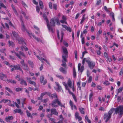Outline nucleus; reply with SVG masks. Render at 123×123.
Wrapping results in <instances>:
<instances>
[{
  "mask_svg": "<svg viewBox=\"0 0 123 123\" xmlns=\"http://www.w3.org/2000/svg\"><path fill=\"white\" fill-rule=\"evenodd\" d=\"M50 97L52 99L55 98V99L53 100L51 103L49 104V105H51L53 107H56L58 106V105H57L56 104H57L58 105L61 107H65V106L61 103V101L58 98L56 93H54L51 94Z\"/></svg>",
  "mask_w": 123,
  "mask_h": 123,
  "instance_id": "obj_1",
  "label": "nucleus"
},
{
  "mask_svg": "<svg viewBox=\"0 0 123 123\" xmlns=\"http://www.w3.org/2000/svg\"><path fill=\"white\" fill-rule=\"evenodd\" d=\"M62 48L64 54L62 56V62L63 63L61 65L63 67L67 68V65L66 64V62H67V58L68 57V52L66 48L63 46Z\"/></svg>",
  "mask_w": 123,
  "mask_h": 123,
  "instance_id": "obj_2",
  "label": "nucleus"
},
{
  "mask_svg": "<svg viewBox=\"0 0 123 123\" xmlns=\"http://www.w3.org/2000/svg\"><path fill=\"white\" fill-rule=\"evenodd\" d=\"M115 111V109L111 108L108 112L107 113H105L104 116V119H106L105 122H107L111 118V115L114 111Z\"/></svg>",
  "mask_w": 123,
  "mask_h": 123,
  "instance_id": "obj_3",
  "label": "nucleus"
},
{
  "mask_svg": "<svg viewBox=\"0 0 123 123\" xmlns=\"http://www.w3.org/2000/svg\"><path fill=\"white\" fill-rule=\"evenodd\" d=\"M114 114H117L119 117L120 118L122 117L123 114V105H120L115 109Z\"/></svg>",
  "mask_w": 123,
  "mask_h": 123,
  "instance_id": "obj_4",
  "label": "nucleus"
},
{
  "mask_svg": "<svg viewBox=\"0 0 123 123\" xmlns=\"http://www.w3.org/2000/svg\"><path fill=\"white\" fill-rule=\"evenodd\" d=\"M85 62L87 63L89 67L91 69H92L94 67L95 65V63L91 61L90 59L84 58L82 62L83 65H84Z\"/></svg>",
  "mask_w": 123,
  "mask_h": 123,
  "instance_id": "obj_5",
  "label": "nucleus"
},
{
  "mask_svg": "<svg viewBox=\"0 0 123 123\" xmlns=\"http://www.w3.org/2000/svg\"><path fill=\"white\" fill-rule=\"evenodd\" d=\"M21 25L22 26L21 29L23 31L25 32V31H26V32L29 34V36H30V37H31V36L32 35L33 37V38H34L37 41L41 42H42V41L41 40L40 38L37 37L34 35H32L31 33H29L26 30L25 27V26L23 22L22 21V22L21 23Z\"/></svg>",
  "mask_w": 123,
  "mask_h": 123,
  "instance_id": "obj_6",
  "label": "nucleus"
},
{
  "mask_svg": "<svg viewBox=\"0 0 123 123\" xmlns=\"http://www.w3.org/2000/svg\"><path fill=\"white\" fill-rule=\"evenodd\" d=\"M49 25L50 28L49 29H48V30L50 31H51L53 33H54V31L53 30L52 26H55V25L54 18H52L51 19L50 21V24H49Z\"/></svg>",
  "mask_w": 123,
  "mask_h": 123,
  "instance_id": "obj_7",
  "label": "nucleus"
},
{
  "mask_svg": "<svg viewBox=\"0 0 123 123\" xmlns=\"http://www.w3.org/2000/svg\"><path fill=\"white\" fill-rule=\"evenodd\" d=\"M51 113L50 116L51 117L53 114L57 116L58 115V112H57L56 109L55 108H52L50 110Z\"/></svg>",
  "mask_w": 123,
  "mask_h": 123,
  "instance_id": "obj_8",
  "label": "nucleus"
},
{
  "mask_svg": "<svg viewBox=\"0 0 123 123\" xmlns=\"http://www.w3.org/2000/svg\"><path fill=\"white\" fill-rule=\"evenodd\" d=\"M43 17L44 19V20L46 21L47 23V25L48 29H49L50 28L49 27V21L47 18L46 15L45 14H43Z\"/></svg>",
  "mask_w": 123,
  "mask_h": 123,
  "instance_id": "obj_9",
  "label": "nucleus"
},
{
  "mask_svg": "<svg viewBox=\"0 0 123 123\" xmlns=\"http://www.w3.org/2000/svg\"><path fill=\"white\" fill-rule=\"evenodd\" d=\"M7 76L6 74H4L3 73H0V78L3 80L6 81V80H5V78H6Z\"/></svg>",
  "mask_w": 123,
  "mask_h": 123,
  "instance_id": "obj_10",
  "label": "nucleus"
},
{
  "mask_svg": "<svg viewBox=\"0 0 123 123\" xmlns=\"http://www.w3.org/2000/svg\"><path fill=\"white\" fill-rule=\"evenodd\" d=\"M44 77L43 76H41L40 78V81L41 83H43V85H44L47 83V81L46 80H44Z\"/></svg>",
  "mask_w": 123,
  "mask_h": 123,
  "instance_id": "obj_11",
  "label": "nucleus"
},
{
  "mask_svg": "<svg viewBox=\"0 0 123 123\" xmlns=\"http://www.w3.org/2000/svg\"><path fill=\"white\" fill-rule=\"evenodd\" d=\"M13 67L14 68V69L16 70H19L21 71H22L23 74V71L22 69L20 67V65L19 64H17L16 66H13Z\"/></svg>",
  "mask_w": 123,
  "mask_h": 123,
  "instance_id": "obj_12",
  "label": "nucleus"
},
{
  "mask_svg": "<svg viewBox=\"0 0 123 123\" xmlns=\"http://www.w3.org/2000/svg\"><path fill=\"white\" fill-rule=\"evenodd\" d=\"M55 83L57 87V89L56 88V89H55V90L58 92L60 91H61V86L59 84L58 82H55Z\"/></svg>",
  "mask_w": 123,
  "mask_h": 123,
  "instance_id": "obj_13",
  "label": "nucleus"
},
{
  "mask_svg": "<svg viewBox=\"0 0 123 123\" xmlns=\"http://www.w3.org/2000/svg\"><path fill=\"white\" fill-rule=\"evenodd\" d=\"M75 116L76 118L78 119V121L79 122L80 121L82 120L81 117L79 116V113L78 112H75Z\"/></svg>",
  "mask_w": 123,
  "mask_h": 123,
  "instance_id": "obj_14",
  "label": "nucleus"
},
{
  "mask_svg": "<svg viewBox=\"0 0 123 123\" xmlns=\"http://www.w3.org/2000/svg\"><path fill=\"white\" fill-rule=\"evenodd\" d=\"M23 69L26 71H28L29 70V68L27 65L25 64L22 65Z\"/></svg>",
  "mask_w": 123,
  "mask_h": 123,
  "instance_id": "obj_15",
  "label": "nucleus"
},
{
  "mask_svg": "<svg viewBox=\"0 0 123 123\" xmlns=\"http://www.w3.org/2000/svg\"><path fill=\"white\" fill-rule=\"evenodd\" d=\"M66 67L67 68H65H65H62V67H61L59 69L60 71L62 72L64 74H66L67 73V71L65 69H67V66Z\"/></svg>",
  "mask_w": 123,
  "mask_h": 123,
  "instance_id": "obj_16",
  "label": "nucleus"
},
{
  "mask_svg": "<svg viewBox=\"0 0 123 123\" xmlns=\"http://www.w3.org/2000/svg\"><path fill=\"white\" fill-rule=\"evenodd\" d=\"M15 113H20L21 115H22L23 114V112L21 111V109H16L14 111Z\"/></svg>",
  "mask_w": 123,
  "mask_h": 123,
  "instance_id": "obj_17",
  "label": "nucleus"
},
{
  "mask_svg": "<svg viewBox=\"0 0 123 123\" xmlns=\"http://www.w3.org/2000/svg\"><path fill=\"white\" fill-rule=\"evenodd\" d=\"M68 85L71 88H72V83L70 79H69L68 82Z\"/></svg>",
  "mask_w": 123,
  "mask_h": 123,
  "instance_id": "obj_18",
  "label": "nucleus"
},
{
  "mask_svg": "<svg viewBox=\"0 0 123 123\" xmlns=\"http://www.w3.org/2000/svg\"><path fill=\"white\" fill-rule=\"evenodd\" d=\"M6 81L8 83L10 82L12 84H16V82L15 81L13 80L12 79H8L6 80Z\"/></svg>",
  "mask_w": 123,
  "mask_h": 123,
  "instance_id": "obj_19",
  "label": "nucleus"
},
{
  "mask_svg": "<svg viewBox=\"0 0 123 123\" xmlns=\"http://www.w3.org/2000/svg\"><path fill=\"white\" fill-rule=\"evenodd\" d=\"M13 117L12 116H9L5 118V120L7 122H10V120L13 119Z\"/></svg>",
  "mask_w": 123,
  "mask_h": 123,
  "instance_id": "obj_20",
  "label": "nucleus"
},
{
  "mask_svg": "<svg viewBox=\"0 0 123 123\" xmlns=\"http://www.w3.org/2000/svg\"><path fill=\"white\" fill-rule=\"evenodd\" d=\"M26 112L27 114V116L28 117H30L31 118H33V117L31 113L29 112L28 110H26Z\"/></svg>",
  "mask_w": 123,
  "mask_h": 123,
  "instance_id": "obj_21",
  "label": "nucleus"
},
{
  "mask_svg": "<svg viewBox=\"0 0 123 123\" xmlns=\"http://www.w3.org/2000/svg\"><path fill=\"white\" fill-rule=\"evenodd\" d=\"M11 7H12V9H13V10L14 12L15 13V14L17 15L18 16V14L17 12V11H16L15 8L14 7V6L12 4L11 5Z\"/></svg>",
  "mask_w": 123,
  "mask_h": 123,
  "instance_id": "obj_22",
  "label": "nucleus"
},
{
  "mask_svg": "<svg viewBox=\"0 0 123 123\" xmlns=\"http://www.w3.org/2000/svg\"><path fill=\"white\" fill-rule=\"evenodd\" d=\"M39 1L40 8L41 9H42L43 8V3L41 0H39Z\"/></svg>",
  "mask_w": 123,
  "mask_h": 123,
  "instance_id": "obj_23",
  "label": "nucleus"
},
{
  "mask_svg": "<svg viewBox=\"0 0 123 123\" xmlns=\"http://www.w3.org/2000/svg\"><path fill=\"white\" fill-rule=\"evenodd\" d=\"M20 84L22 85H24L25 86H27V84L26 81L22 79L21 80Z\"/></svg>",
  "mask_w": 123,
  "mask_h": 123,
  "instance_id": "obj_24",
  "label": "nucleus"
},
{
  "mask_svg": "<svg viewBox=\"0 0 123 123\" xmlns=\"http://www.w3.org/2000/svg\"><path fill=\"white\" fill-rule=\"evenodd\" d=\"M11 52L12 53H14L16 55L17 57L19 59H21V57L18 54L16 53V52H15V51L14 50L12 51H11Z\"/></svg>",
  "mask_w": 123,
  "mask_h": 123,
  "instance_id": "obj_25",
  "label": "nucleus"
},
{
  "mask_svg": "<svg viewBox=\"0 0 123 123\" xmlns=\"http://www.w3.org/2000/svg\"><path fill=\"white\" fill-rule=\"evenodd\" d=\"M18 52L19 53L18 54L20 56V55H21L25 58L26 57V56L25 54L23 52L21 51H19Z\"/></svg>",
  "mask_w": 123,
  "mask_h": 123,
  "instance_id": "obj_26",
  "label": "nucleus"
},
{
  "mask_svg": "<svg viewBox=\"0 0 123 123\" xmlns=\"http://www.w3.org/2000/svg\"><path fill=\"white\" fill-rule=\"evenodd\" d=\"M73 76L74 78L76 76V74L75 71V68L74 67L73 69Z\"/></svg>",
  "mask_w": 123,
  "mask_h": 123,
  "instance_id": "obj_27",
  "label": "nucleus"
},
{
  "mask_svg": "<svg viewBox=\"0 0 123 123\" xmlns=\"http://www.w3.org/2000/svg\"><path fill=\"white\" fill-rule=\"evenodd\" d=\"M12 33L13 36L15 37L16 38H17L18 36L17 34L15 31H12Z\"/></svg>",
  "mask_w": 123,
  "mask_h": 123,
  "instance_id": "obj_28",
  "label": "nucleus"
},
{
  "mask_svg": "<svg viewBox=\"0 0 123 123\" xmlns=\"http://www.w3.org/2000/svg\"><path fill=\"white\" fill-rule=\"evenodd\" d=\"M79 110L80 111V113L82 114H84L85 113V112L84 111V109L83 108H79Z\"/></svg>",
  "mask_w": 123,
  "mask_h": 123,
  "instance_id": "obj_29",
  "label": "nucleus"
},
{
  "mask_svg": "<svg viewBox=\"0 0 123 123\" xmlns=\"http://www.w3.org/2000/svg\"><path fill=\"white\" fill-rule=\"evenodd\" d=\"M8 42L9 44V45L10 46H11L13 47L14 46V44L13 42L9 41H8Z\"/></svg>",
  "mask_w": 123,
  "mask_h": 123,
  "instance_id": "obj_30",
  "label": "nucleus"
},
{
  "mask_svg": "<svg viewBox=\"0 0 123 123\" xmlns=\"http://www.w3.org/2000/svg\"><path fill=\"white\" fill-rule=\"evenodd\" d=\"M28 62L31 67L33 68V67L34 65L32 62L29 60L28 61Z\"/></svg>",
  "mask_w": 123,
  "mask_h": 123,
  "instance_id": "obj_31",
  "label": "nucleus"
},
{
  "mask_svg": "<svg viewBox=\"0 0 123 123\" xmlns=\"http://www.w3.org/2000/svg\"><path fill=\"white\" fill-rule=\"evenodd\" d=\"M5 89L7 90L10 93H13V92L9 88L7 87H6L5 88Z\"/></svg>",
  "mask_w": 123,
  "mask_h": 123,
  "instance_id": "obj_32",
  "label": "nucleus"
},
{
  "mask_svg": "<svg viewBox=\"0 0 123 123\" xmlns=\"http://www.w3.org/2000/svg\"><path fill=\"white\" fill-rule=\"evenodd\" d=\"M18 41L19 43H22L23 44L24 43L25 44V43L24 42L22 38H20V39H19Z\"/></svg>",
  "mask_w": 123,
  "mask_h": 123,
  "instance_id": "obj_33",
  "label": "nucleus"
},
{
  "mask_svg": "<svg viewBox=\"0 0 123 123\" xmlns=\"http://www.w3.org/2000/svg\"><path fill=\"white\" fill-rule=\"evenodd\" d=\"M61 40H60V42H62L63 40V35H64V32L63 31H61Z\"/></svg>",
  "mask_w": 123,
  "mask_h": 123,
  "instance_id": "obj_34",
  "label": "nucleus"
},
{
  "mask_svg": "<svg viewBox=\"0 0 123 123\" xmlns=\"http://www.w3.org/2000/svg\"><path fill=\"white\" fill-rule=\"evenodd\" d=\"M29 83L31 84H33V85L35 86H36V83L34 81H32L31 80H30L29 81Z\"/></svg>",
  "mask_w": 123,
  "mask_h": 123,
  "instance_id": "obj_35",
  "label": "nucleus"
},
{
  "mask_svg": "<svg viewBox=\"0 0 123 123\" xmlns=\"http://www.w3.org/2000/svg\"><path fill=\"white\" fill-rule=\"evenodd\" d=\"M56 76L58 78H59L60 79L62 80H63L64 79V77L62 76L61 75H56Z\"/></svg>",
  "mask_w": 123,
  "mask_h": 123,
  "instance_id": "obj_36",
  "label": "nucleus"
},
{
  "mask_svg": "<svg viewBox=\"0 0 123 123\" xmlns=\"http://www.w3.org/2000/svg\"><path fill=\"white\" fill-rule=\"evenodd\" d=\"M63 85H64L66 87V89L67 90H69V88H68V87L67 86V84H66V83L64 82H63Z\"/></svg>",
  "mask_w": 123,
  "mask_h": 123,
  "instance_id": "obj_37",
  "label": "nucleus"
},
{
  "mask_svg": "<svg viewBox=\"0 0 123 123\" xmlns=\"http://www.w3.org/2000/svg\"><path fill=\"white\" fill-rule=\"evenodd\" d=\"M123 89V87H120L119 89H118V93L121 92Z\"/></svg>",
  "mask_w": 123,
  "mask_h": 123,
  "instance_id": "obj_38",
  "label": "nucleus"
},
{
  "mask_svg": "<svg viewBox=\"0 0 123 123\" xmlns=\"http://www.w3.org/2000/svg\"><path fill=\"white\" fill-rule=\"evenodd\" d=\"M22 89H23L22 88H16L15 90L17 92H19L22 91Z\"/></svg>",
  "mask_w": 123,
  "mask_h": 123,
  "instance_id": "obj_39",
  "label": "nucleus"
},
{
  "mask_svg": "<svg viewBox=\"0 0 123 123\" xmlns=\"http://www.w3.org/2000/svg\"><path fill=\"white\" fill-rule=\"evenodd\" d=\"M55 21L57 23V24L59 25H60V23L59 22V20L58 18L55 19Z\"/></svg>",
  "mask_w": 123,
  "mask_h": 123,
  "instance_id": "obj_40",
  "label": "nucleus"
},
{
  "mask_svg": "<svg viewBox=\"0 0 123 123\" xmlns=\"http://www.w3.org/2000/svg\"><path fill=\"white\" fill-rule=\"evenodd\" d=\"M101 2V0H97V2L96 3V5L98 6Z\"/></svg>",
  "mask_w": 123,
  "mask_h": 123,
  "instance_id": "obj_41",
  "label": "nucleus"
},
{
  "mask_svg": "<svg viewBox=\"0 0 123 123\" xmlns=\"http://www.w3.org/2000/svg\"><path fill=\"white\" fill-rule=\"evenodd\" d=\"M69 104L71 106V107L72 109V110L73 109V103L72 101L71 100L70 101H69Z\"/></svg>",
  "mask_w": 123,
  "mask_h": 123,
  "instance_id": "obj_42",
  "label": "nucleus"
},
{
  "mask_svg": "<svg viewBox=\"0 0 123 123\" xmlns=\"http://www.w3.org/2000/svg\"><path fill=\"white\" fill-rule=\"evenodd\" d=\"M104 84L106 86L109 85L110 84L109 82L107 81L106 80L104 83Z\"/></svg>",
  "mask_w": 123,
  "mask_h": 123,
  "instance_id": "obj_43",
  "label": "nucleus"
},
{
  "mask_svg": "<svg viewBox=\"0 0 123 123\" xmlns=\"http://www.w3.org/2000/svg\"><path fill=\"white\" fill-rule=\"evenodd\" d=\"M74 54L75 55V58L77 60V51L75 50L74 51Z\"/></svg>",
  "mask_w": 123,
  "mask_h": 123,
  "instance_id": "obj_44",
  "label": "nucleus"
},
{
  "mask_svg": "<svg viewBox=\"0 0 123 123\" xmlns=\"http://www.w3.org/2000/svg\"><path fill=\"white\" fill-rule=\"evenodd\" d=\"M63 43L67 47L68 46V43L66 42L65 41H63Z\"/></svg>",
  "mask_w": 123,
  "mask_h": 123,
  "instance_id": "obj_45",
  "label": "nucleus"
},
{
  "mask_svg": "<svg viewBox=\"0 0 123 123\" xmlns=\"http://www.w3.org/2000/svg\"><path fill=\"white\" fill-rule=\"evenodd\" d=\"M84 70V66H83V65L81 67V68H80V71L81 73L83 71V70Z\"/></svg>",
  "mask_w": 123,
  "mask_h": 123,
  "instance_id": "obj_46",
  "label": "nucleus"
},
{
  "mask_svg": "<svg viewBox=\"0 0 123 123\" xmlns=\"http://www.w3.org/2000/svg\"><path fill=\"white\" fill-rule=\"evenodd\" d=\"M2 100H3V102L4 103L7 102H8V101H9V102H10V103L11 102V101L10 100H8V99L6 100V99H2Z\"/></svg>",
  "mask_w": 123,
  "mask_h": 123,
  "instance_id": "obj_47",
  "label": "nucleus"
},
{
  "mask_svg": "<svg viewBox=\"0 0 123 123\" xmlns=\"http://www.w3.org/2000/svg\"><path fill=\"white\" fill-rule=\"evenodd\" d=\"M77 85L78 87L79 90H81V88L80 86V82H77Z\"/></svg>",
  "mask_w": 123,
  "mask_h": 123,
  "instance_id": "obj_48",
  "label": "nucleus"
},
{
  "mask_svg": "<svg viewBox=\"0 0 123 123\" xmlns=\"http://www.w3.org/2000/svg\"><path fill=\"white\" fill-rule=\"evenodd\" d=\"M10 58L12 60H16L15 58L13 56H12L11 55H9Z\"/></svg>",
  "mask_w": 123,
  "mask_h": 123,
  "instance_id": "obj_49",
  "label": "nucleus"
},
{
  "mask_svg": "<svg viewBox=\"0 0 123 123\" xmlns=\"http://www.w3.org/2000/svg\"><path fill=\"white\" fill-rule=\"evenodd\" d=\"M104 9L105 10V11L106 12H109L110 11H109L108 9H107V7L106 6H104Z\"/></svg>",
  "mask_w": 123,
  "mask_h": 123,
  "instance_id": "obj_50",
  "label": "nucleus"
},
{
  "mask_svg": "<svg viewBox=\"0 0 123 123\" xmlns=\"http://www.w3.org/2000/svg\"><path fill=\"white\" fill-rule=\"evenodd\" d=\"M92 76H90L89 77L88 80V82L89 83H90L92 81Z\"/></svg>",
  "mask_w": 123,
  "mask_h": 123,
  "instance_id": "obj_51",
  "label": "nucleus"
},
{
  "mask_svg": "<svg viewBox=\"0 0 123 123\" xmlns=\"http://www.w3.org/2000/svg\"><path fill=\"white\" fill-rule=\"evenodd\" d=\"M20 62L22 65H23L24 64H25L24 62V61L23 59L21 60L20 61Z\"/></svg>",
  "mask_w": 123,
  "mask_h": 123,
  "instance_id": "obj_52",
  "label": "nucleus"
},
{
  "mask_svg": "<svg viewBox=\"0 0 123 123\" xmlns=\"http://www.w3.org/2000/svg\"><path fill=\"white\" fill-rule=\"evenodd\" d=\"M49 8L52 9V4L51 2H49Z\"/></svg>",
  "mask_w": 123,
  "mask_h": 123,
  "instance_id": "obj_53",
  "label": "nucleus"
},
{
  "mask_svg": "<svg viewBox=\"0 0 123 123\" xmlns=\"http://www.w3.org/2000/svg\"><path fill=\"white\" fill-rule=\"evenodd\" d=\"M21 13L24 15L25 18L27 19V18L26 16V14L24 12L22 11L21 12Z\"/></svg>",
  "mask_w": 123,
  "mask_h": 123,
  "instance_id": "obj_54",
  "label": "nucleus"
},
{
  "mask_svg": "<svg viewBox=\"0 0 123 123\" xmlns=\"http://www.w3.org/2000/svg\"><path fill=\"white\" fill-rule=\"evenodd\" d=\"M48 100V99H45L42 100V102H43L45 103Z\"/></svg>",
  "mask_w": 123,
  "mask_h": 123,
  "instance_id": "obj_55",
  "label": "nucleus"
},
{
  "mask_svg": "<svg viewBox=\"0 0 123 123\" xmlns=\"http://www.w3.org/2000/svg\"><path fill=\"white\" fill-rule=\"evenodd\" d=\"M97 87L98 89H99L100 90H102V88L101 87V86L98 85L97 86Z\"/></svg>",
  "mask_w": 123,
  "mask_h": 123,
  "instance_id": "obj_56",
  "label": "nucleus"
},
{
  "mask_svg": "<svg viewBox=\"0 0 123 123\" xmlns=\"http://www.w3.org/2000/svg\"><path fill=\"white\" fill-rule=\"evenodd\" d=\"M57 37L58 39H60V36L59 34V31L58 30L57 31Z\"/></svg>",
  "mask_w": 123,
  "mask_h": 123,
  "instance_id": "obj_57",
  "label": "nucleus"
},
{
  "mask_svg": "<svg viewBox=\"0 0 123 123\" xmlns=\"http://www.w3.org/2000/svg\"><path fill=\"white\" fill-rule=\"evenodd\" d=\"M36 8L37 11V12H39L40 10L39 7L38 6H37Z\"/></svg>",
  "mask_w": 123,
  "mask_h": 123,
  "instance_id": "obj_58",
  "label": "nucleus"
},
{
  "mask_svg": "<svg viewBox=\"0 0 123 123\" xmlns=\"http://www.w3.org/2000/svg\"><path fill=\"white\" fill-rule=\"evenodd\" d=\"M4 63L5 64H6L8 66L9 65L10 63L6 61H5L4 62Z\"/></svg>",
  "mask_w": 123,
  "mask_h": 123,
  "instance_id": "obj_59",
  "label": "nucleus"
},
{
  "mask_svg": "<svg viewBox=\"0 0 123 123\" xmlns=\"http://www.w3.org/2000/svg\"><path fill=\"white\" fill-rule=\"evenodd\" d=\"M96 52L97 54L98 55H100L101 52L99 50H97L96 51Z\"/></svg>",
  "mask_w": 123,
  "mask_h": 123,
  "instance_id": "obj_60",
  "label": "nucleus"
},
{
  "mask_svg": "<svg viewBox=\"0 0 123 123\" xmlns=\"http://www.w3.org/2000/svg\"><path fill=\"white\" fill-rule=\"evenodd\" d=\"M87 53V52L86 51H84V52H83L82 53V57H81V58H83L84 56V55L86 54Z\"/></svg>",
  "mask_w": 123,
  "mask_h": 123,
  "instance_id": "obj_61",
  "label": "nucleus"
},
{
  "mask_svg": "<svg viewBox=\"0 0 123 123\" xmlns=\"http://www.w3.org/2000/svg\"><path fill=\"white\" fill-rule=\"evenodd\" d=\"M123 68H121V71H120L119 73V74L120 75H122L123 74Z\"/></svg>",
  "mask_w": 123,
  "mask_h": 123,
  "instance_id": "obj_62",
  "label": "nucleus"
},
{
  "mask_svg": "<svg viewBox=\"0 0 123 123\" xmlns=\"http://www.w3.org/2000/svg\"><path fill=\"white\" fill-rule=\"evenodd\" d=\"M93 95L92 92H91L89 96V99L90 100L91 98L92 97Z\"/></svg>",
  "mask_w": 123,
  "mask_h": 123,
  "instance_id": "obj_63",
  "label": "nucleus"
},
{
  "mask_svg": "<svg viewBox=\"0 0 123 123\" xmlns=\"http://www.w3.org/2000/svg\"><path fill=\"white\" fill-rule=\"evenodd\" d=\"M5 50L6 49H2L0 50V51L1 52L4 53V52Z\"/></svg>",
  "mask_w": 123,
  "mask_h": 123,
  "instance_id": "obj_64",
  "label": "nucleus"
}]
</instances>
